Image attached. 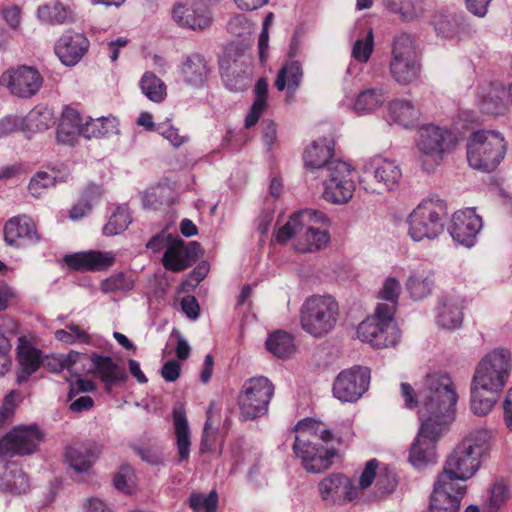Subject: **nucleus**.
<instances>
[{
    "label": "nucleus",
    "mask_w": 512,
    "mask_h": 512,
    "mask_svg": "<svg viewBox=\"0 0 512 512\" xmlns=\"http://www.w3.org/2000/svg\"><path fill=\"white\" fill-rule=\"evenodd\" d=\"M492 430L480 427L471 431L447 457L443 471L434 483L430 512H457L466 494V485L479 470L482 458L491 447Z\"/></svg>",
    "instance_id": "obj_1"
},
{
    "label": "nucleus",
    "mask_w": 512,
    "mask_h": 512,
    "mask_svg": "<svg viewBox=\"0 0 512 512\" xmlns=\"http://www.w3.org/2000/svg\"><path fill=\"white\" fill-rule=\"evenodd\" d=\"M512 354L505 348L488 352L477 364L470 388V408L477 416L489 414L507 385Z\"/></svg>",
    "instance_id": "obj_2"
},
{
    "label": "nucleus",
    "mask_w": 512,
    "mask_h": 512,
    "mask_svg": "<svg viewBox=\"0 0 512 512\" xmlns=\"http://www.w3.org/2000/svg\"><path fill=\"white\" fill-rule=\"evenodd\" d=\"M419 419L424 427L436 425L447 428L455 414L458 401L456 385L446 372L428 373L419 389Z\"/></svg>",
    "instance_id": "obj_3"
},
{
    "label": "nucleus",
    "mask_w": 512,
    "mask_h": 512,
    "mask_svg": "<svg viewBox=\"0 0 512 512\" xmlns=\"http://www.w3.org/2000/svg\"><path fill=\"white\" fill-rule=\"evenodd\" d=\"M329 218L321 211L304 209L293 213L280 227L275 239L286 244L294 239L293 248L300 253H314L327 247L330 242Z\"/></svg>",
    "instance_id": "obj_4"
},
{
    "label": "nucleus",
    "mask_w": 512,
    "mask_h": 512,
    "mask_svg": "<svg viewBox=\"0 0 512 512\" xmlns=\"http://www.w3.org/2000/svg\"><path fill=\"white\" fill-rule=\"evenodd\" d=\"M339 314V304L333 296L315 294L301 305L300 325L307 334L321 338L335 328Z\"/></svg>",
    "instance_id": "obj_5"
},
{
    "label": "nucleus",
    "mask_w": 512,
    "mask_h": 512,
    "mask_svg": "<svg viewBox=\"0 0 512 512\" xmlns=\"http://www.w3.org/2000/svg\"><path fill=\"white\" fill-rule=\"evenodd\" d=\"M446 202L437 197L422 200L407 218L408 235L415 242L434 240L444 230Z\"/></svg>",
    "instance_id": "obj_6"
},
{
    "label": "nucleus",
    "mask_w": 512,
    "mask_h": 512,
    "mask_svg": "<svg viewBox=\"0 0 512 512\" xmlns=\"http://www.w3.org/2000/svg\"><path fill=\"white\" fill-rule=\"evenodd\" d=\"M456 144L457 136L447 128L434 124L420 127L416 147L422 169L426 172L435 171Z\"/></svg>",
    "instance_id": "obj_7"
},
{
    "label": "nucleus",
    "mask_w": 512,
    "mask_h": 512,
    "mask_svg": "<svg viewBox=\"0 0 512 512\" xmlns=\"http://www.w3.org/2000/svg\"><path fill=\"white\" fill-rule=\"evenodd\" d=\"M506 150L507 144L500 132L478 130L469 138L467 160L473 169L491 172L504 159Z\"/></svg>",
    "instance_id": "obj_8"
},
{
    "label": "nucleus",
    "mask_w": 512,
    "mask_h": 512,
    "mask_svg": "<svg viewBox=\"0 0 512 512\" xmlns=\"http://www.w3.org/2000/svg\"><path fill=\"white\" fill-rule=\"evenodd\" d=\"M389 71L394 81L400 85L406 86L418 80L421 62L417 41L413 35L401 32L394 37Z\"/></svg>",
    "instance_id": "obj_9"
},
{
    "label": "nucleus",
    "mask_w": 512,
    "mask_h": 512,
    "mask_svg": "<svg viewBox=\"0 0 512 512\" xmlns=\"http://www.w3.org/2000/svg\"><path fill=\"white\" fill-rule=\"evenodd\" d=\"M357 336L362 342H367L374 348L396 345L401 334L393 321V306L379 304L374 315L359 324Z\"/></svg>",
    "instance_id": "obj_10"
},
{
    "label": "nucleus",
    "mask_w": 512,
    "mask_h": 512,
    "mask_svg": "<svg viewBox=\"0 0 512 512\" xmlns=\"http://www.w3.org/2000/svg\"><path fill=\"white\" fill-rule=\"evenodd\" d=\"M274 391L275 387L267 377L259 376L247 379L237 397L240 418L250 421L266 415Z\"/></svg>",
    "instance_id": "obj_11"
},
{
    "label": "nucleus",
    "mask_w": 512,
    "mask_h": 512,
    "mask_svg": "<svg viewBox=\"0 0 512 512\" xmlns=\"http://www.w3.org/2000/svg\"><path fill=\"white\" fill-rule=\"evenodd\" d=\"M401 178L402 170L394 160L375 156L363 164L359 183L365 191L381 194L396 189Z\"/></svg>",
    "instance_id": "obj_12"
},
{
    "label": "nucleus",
    "mask_w": 512,
    "mask_h": 512,
    "mask_svg": "<svg viewBox=\"0 0 512 512\" xmlns=\"http://www.w3.org/2000/svg\"><path fill=\"white\" fill-rule=\"evenodd\" d=\"M293 452L301 460L304 469L310 473H321L332 465L336 450L316 442L303 424L295 426Z\"/></svg>",
    "instance_id": "obj_13"
},
{
    "label": "nucleus",
    "mask_w": 512,
    "mask_h": 512,
    "mask_svg": "<svg viewBox=\"0 0 512 512\" xmlns=\"http://www.w3.org/2000/svg\"><path fill=\"white\" fill-rule=\"evenodd\" d=\"M220 71L229 90L239 91L247 87L252 74V63L250 57L245 54L243 45H229L226 58L220 62Z\"/></svg>",
    "instance_id": "obj_14"
},
{
    "label": "nucleus",
    "mask_w": 512,
    "mask_h": 512,
    "mask_svg": "<svg viewBox=\"0 0 512 512\" xmlns=\"http://www.w3.org/2000/svg\"><path fill=\"white\" fill-rule=\"evenodd\" d=\"M41 441L42 433L37 425L16 426L0 439V457L30 455Z\"/></svg>",
    "instance_id": "obj_15"
},
{
    "label": "nucleus",
    "mask_w": 512,
    "mask_h": 512,
    "mask_svg": "<svg viewBox=\"0 0 512 512\" xmlns=\"http://www.w3.org/2000/svg\"><path fill=\"white\" fill-rule=\"evenodd\" d=\"M369 383L370 370L366 367H353L337 376L333 384V395L341 402H356L367 391Z\"/></svg>",
    "instance_id": "obj_16"
},
{
    "label": "nucleus",
    "mask_w": 512,
    "mask_h": 512,
    "mask_svg": "<svg viewBox=\"0 0 512 512\" xmlns=\"http://www.w3.org/2000/svg\"><path fill=\"white\" fill-rule=\"evenodd\" d=\"M42 84L43 78L40 73L29 66L7 70L0 76V85L8 88L12 94L23 98L35 95Z\"/></svg>",
    "instance_id": "obj_17"
},
{
    "label": "nucleus",
    "mask_w": 512,
    "mask_h": 512,
    "mask_svg": "<svg viewBox=\"0 0 512 512\" xmlns=\"http://www.w3.org/2000/svg\"><path fill=\"white\" fill-rule=\"evenodd\" d=\"M483 227L481 216L474 208L456 211L451 219L449 233L458 245L471 248L475 245L477 235Z\"/></svg>",
    "instance_id": "obj_18"
},
{
    "label": "nucleus",
    "mask_w": 512,
    "mask_h": 512,
    "mask_svg": "<svg viewBox=\"0 0 512 512\" xmlns=\"http://www.w3.org/2000/svg\"><path fill=\"white\" fill-rule=\"evenodd\" d=\"M445 429L436 425L424 427V422H421L409 454V461L415 468L423 469L427 465L435 463V442Z\"/></svg>",
    "instance_id": "obj_19"
},
{
    "label": "nucleus",
    "mask_w": 512,
    "mask_h": 512,
    "mask_svg": "<svg viewBox=\"0 0 512 512\" xmlns=\"http://www.w3.org/2000/svg\"><path fill=\"white\" fill-rule=\"evenodd\" d=\"M321 498L333 504H345L358 497V489L353 481L341 474L331 473L318 484Z\"/></svg>",
    "instance_id": "obj_20"
},
{
    "label": "nucleus",
    "mask_w": 512,
    "mask_h": 512,
    "mask_svg": "<svg viewBox=\"0 0 512 512\" xmlns=\"http://www.w3.org/2000/svg\"><path fill=\"white\" fill-rule=\"evenodd\" d=\"M172 17L179 26L193 31H204L213 23L212 10L196 0L191 4H176Z\"/></svg>",
    "instance_id": "obj_21"
},
{
    "label": "nucleus",
    "mask_w": 512,
    "mask_h": 512,
    "mask_svg": "<svg viewBox=\"0 0 512 512\" xmlns=\"http://www.w3.org/2000/svg\"><path fill=\"white\" fill-rule=\"evenodd\" d=\"M3 233L5 243L16 248L34 245L40 240L35 223L26 215L10 218L4 225Z\"/></svg>",
    "instance_id": "obj_22"
},
{
    "label": "nucleus",
    "mask_w": 512,
    "mask_h": 512,
    "mask_svg": "<svg viewBox=\"0 0 512 512\" xmlns=\"http://www.w3.org/2000/svg\"><path fill=\"white\" fill-rule=\"evenodd\" d=\"M336 173L342 176V180L335 182V178L323 180V198L333 204H345L352 197L355 190L352 168L350 165H340Z\"/></svg>",
    "instance_id": "obj_23"
},
{
    "label": "nucleus",
    "mask_w": 512,
    "mask_h": 512,
    "mask_svg": "<svg viewBox=\"0 0 512 512\" xmlns=\"http://www.w3.org/2000/svg\"><path fill=\"white\" fill-rule=\"evenodd\" d=\"M179 73L185 84L194 88H202L207 84L211 66L204 55L191 53L183 57L179 65Z\"/></svg>",
    "instance_id": "obj_24"
},
{
    "label": "nucleus",
    "mask_w": 512,
    "mask_h": 512,
    "mask_svg": "<svg viewBox=\"0 0 512 512\" xmlns=\"http://www.w3.org/2000/svg\"><path fill=\"white\" fill-rule=\"evenodd\" d=\"M89 40L81 33L67 32L55 45V52L60 61L66 66L76 65L86 54Z\"/></svg>",
    "instance_id": "obj_25"
},
{
    "label": "nucleus",
    "mask_w": 512,
    "mask_h": 512,
    "mask_svg": "<svg viewBox=\"0 0 512 512\" xmlns=\"http://www.w3.org/2000/svg\"><path fill=\"white\" fill-rule=\"evenodd\" d=\"M91 361L96 375L104 383L106 392L110 393L114 386L126 382L128 376L125 368L111 357L93 353Z\"/></svg>",
    "instance_id": "obj_26"
},
{
    "label": "nucleus",
    "mask_w": 512,
    "mask_h": 512,
    "mask_svg": "<svg viewBox=\"0 0 512 512\" xmlns=\"http://www.w3.org/2000/svg\"><path fill=\"white\" fill-rule=\"evenodd\" d=\"M114 260L113 252L102 251L79 252L64 258L69 268L81 271L105 270L114 263Z\"/></svg>",
    "instance_id": "obj_27"
},
{
    "label": "nucleus",
    "mask_w": 512,
    "mask_h": 512,
    "mask_svg": "<svg viewBox=\"0 0 512 512\" xmlns=\"http://www.w3.org/2000/svg\"><path fill=\"white\" fill-rule=\"evenodd\" d=\"M100 452V447L94 443L74 444L66 448L65 461L76 473H86L92 468Z\"/></svg>",
    "instance_id": "obj_28"
},
{
    "label": "nucleus",
    "mask_w": 512,
    "mask_h": 512,
    "mask_svg": "<svg viewBox=\"0 0 512 512\" xmlns=\"http://www.w3.org/2000/svg\"><path fill=\"white\" fill-rule=\"evenodd\" d=\"M197 242H190L185 246L181 238L172 239L163 255L162 262L167 270L179 272L191 266V252L198 248Z\"/></svg>",
    "instance_id": "obj_29"
},
{
    "label": "nucleus",
    "mask_w": 512,
    "mask_h": 512,
    "mask_svg": "<svg viewBox=\"0 0 512 512\" xmlns=\"http://www.w3.org/2000/svg\"><path fill=\"white\" fill-rule=\"evenodd\" d=\"M84 125L85 117L77 109L65 107L57 129V140L63 144L73 145L78 136L84 137Z\"/></svg>",
    "instance_id": "obj_30"
},
{
    "label": "nucleus",
    "mask_w": 512,
    "mask_h": 512,
    "mask_svg": "<svg viewBox=\"0 0 512 512\" xmlns=\"http://www.w3.org/2000/svg\"><path fill=\"white\" fill-rule=\"evenodd\" d=\"M464 300L460 296H445L437 309V324L445 329L454 330L463 321Z\"/></svg>",
    "instance_id": "obj_31"
},
{
    "label": "nucleus",
    "mask_w": 512,
    "mask_h": 512,
    "mask_svg": "<svg viewBox=\"0 0 512 512\" xmlns=\"http://www.w3.org/2000/svg\"><path fill=\"white\" fill-rule=\"evenodd\" d=\"M334 146L332 139L322 138L314 141L304 152L305 166L322 173L323 168L333 161Z\"/></svg>",
    "instance_id": "obj_32"
},
{
    "label": "nucleus",
    "mask_w": 512,
    "mask_h": 512,
    "mask_svg": "<svg viewBox=\"0 0 512 512\" xmlns=\"http://www.w3.org/2000/svg\"><path fill=\"white\" fill-rule=\"evenodd\" d=\"M302 65L297 60L285 63L278 71L275 79V87L278 91H287L289 97H293L303 80Z\"/></svg>",
    "instance_id": "obj_33"
},
{
    "label": "nucleus",
    "mask_w": 512,
    "mask_h": 512,
    "mask_svg": "<svg viewBox=\"0 0 512 512\" xmlns=\"http://www.w3.org/2000/svg\"><path fill=\"white\" fill-rule=\"evenodd\" d=\"M506 97L507 91L503 84L498 82L491 83L479 95L480 108L487 114H503L507 110Z\"/></svg>",
    "instance_id": "obj_34"
},
{
    "label": "nucleus",
    "mask_w": 512,
    "mask_h": 512,
    "mask_svg": "<svg viewBox=\"0 0 512 512\" xmlns=\"http://www.w3.org/2000/svg\"><path fill=\"white\" fill-rule=\"evenodd\" d=\"M173 423L177 438L178 460L187 461L190 455V429L186 417V412L182 404H177L173 408Z\"/></svg>",
    "instance_id": "obj_35"
},
{
    "label": "nucleus",
    "mask_w": 512,
    "mask_h": 512,
    "mask_svg": "<svg viewBox=\"0 0 512 512\" xmlns=\"http://www.w3.org/2000/svg\"><path fill=\"white\" fill-rule=\"evenodd\" d=\"M119 133V121L112 115L95 119L90 116L85 117L84 138L86 139L110 138Z\"/></svg>",
    "instance_id": "obj_36"
},
{
    "label": "nucleus",
    "mask_w": 512,
    "mask_h": 512,
    "mask_svg": "<svg viewBox=\"0 0 512 512\" xmlns=\"http://www.w3.org/2000/svg\"><path fill=\"white\" fill-rule=\"evenodd\" d=\"M29 489V481L16 463H9L0 476V491L14 494L25 493Z\"/></svg>",
    "instance_id": "obj_37"
},
{
    "label": "nucleus",
    "mask_w": 512,
    "mask_h": 512,
    "mask_svg": "<svg viewBox=\"0 0 512 512\" xmlns=\"http://www.w3.org/2000/svg\"><path fill=\"white\" fill-rule=\"evenodd\" d=\"M434 274L430 270H419L411 273L406 281V289L414 300L428 297L434 287Z\"/></svg>",
    "instance_id": "obj_38"
},
{
    "label": "nucleus",
    "mask_w": 512,
    "mask_h": 512,
    "mask_svg": "<svg viewBox=\"0 0 512 512\" xmlns=\"http://www.w3.org/2000/svg\"><path fill=\"white\" fill-rule=\"evenodd\" d=\"M386 101V91L382 87H372L361 91L354 102L353 110L359 114H370Z\"/></svg>",
    "instance_id": "obj_39"
},
{
    "label": "nucleus",
    "mask_w": 512,
    "mask_h": 512,
    "mask_svg": "<svg viewBox=\"0 0 512 512\" xmlns=\"http://www.w3.org/2000/svg\"><path fill=\"white\" fill-rule=\"evenodd\" d=\"M418 118V111L412 102L395 99L388 104V119L396 124L409 127Z\"/></svg>",
    "instance_id": "obj_40"
},
{
    "label": "nucleus",
    "mask_w": 512,
    "mask_h": 512,
    "mask_svg": "<svg viewBox=\"0 0 512 512\" xmlns=\"http://www.w3.org/2000/svg\"><path fill=\"white\" fill-rule=\"evenodd\" d=\"M383 4L405 21L417 19L425 12L424 0H383Z\"/></svg>",
    "instance_id": "obj_41"
},
{
    "label": "nucleus",
    "mask_w": 512,
    "mask_h": 512,
    "mask_svg": "<svg viewBox=\"0 0 512 512\" xmlns=\"http://www.w3.org/2000/svg\"><path fill=\"white\" fill-rule=\"evenodd\" d=\"M265 344L267 350L277 358H288L295 352L292 335L282 330L269 334Z\"/></svg>",
    "instance_id": "obj_42"
},
{
    "label": "nucleus",
    "mask_w": 512,
    "mask_h": 512,
    "mask_svg": "<svg viewBox=\"0 0 512 512\" xmlns=\"http://www.w3.org/2000/svg\"><path fill=\"white\" fill-rule=\"evenodd\" d=\"M18 360L21 366V373L18 375V381H25L33 374L40 365V352L29 344L20 340L18 346Z\"/></svg>",
    "instance_id": "obj_43"
},
{
    "label": "nucleus",
    "mask_w": 512,
    "mask_h": 512,
    "mask_svg": "<svg viewBox=\"0 0 512 512\" xmlns=\"http://www.w3.org/2000/svg\"><path fill=\"white\" fill-rule=\"evenodd\" d=\"M21 124L30 131H44L54 124V115L51 109L37 106L21 120Z\"/></svg>",
    "instance_id": "obj_44"
},
{
    "label": "nucleus",
    "mask_w": 512,
    "mask_h": 512,
    "mask_svg": "<svg viewBox=\"0 0 512 512\" xmlns=\"http://www.w3.org/2000/svg\"><path fill=\"white\" fill-rule=\"evenodd\" d=\"M142 93L151 101L159 103L166 96L164 82L151 72H146L140 80Z\"/></svg>",
    "instance_id": "obj_45"
},
{
    "label": "nucleus",
    "mask_w": 512,
    "mask_h": 512,
    "mask_svg": "<svg viewBox=\"0 0 512 512\" xmlns=\"http://www.w3.org/2000/svg\"><path fill=\"white\" fill-rule=\"evenodd\" d=\"M37 16L45 23L62 24L70 18V11L61 3L55 2L52 5L39 6Z\"/></svg>",
    "instance_id": "obj_46"
},
{
    "label": "nucleus",
    "mask_w": 512,
    "mask_h": 512,
    "mask_svg": "<svg viewBox=\"0 0 512 512\" xmlns=\"http://www.w3.org/2000/svg\"><path fill=\"white\" fill-rule=\"evenodd\" d=\"M131 221L128 207L119 206L110 216L108 223L103 228V232L107 236L120 234L126 230Z\"/></svg>",
    "instance_id": "obj_47"
},
{
    "label": "nucleus",
    "mask_w": 512,
    "mask_h": 512,
    "mask_svg": "<svg viewBox=\"0 0 512 512\" xmlns=\"http://www.w3.org/2000/svg\"><path fill=\"white\" fill-rule=\"evenodd\" d=\"M134 287V281L124 273L113 275L101 283L104 293L128 292Z\"/></svg>",
    "instance_id": "obj_48"
},
{
    "label": "nucleus",
    "mask_w": 512,
    "mask_h": 512,
    "mask_svg": "<svg viewBox=\"0 0 512 512\" xmlns=\"http://www.w3.org/2000/svg\"><path fill=\"white\" fill-rule=\"evenodd\" d=\"M189 502L194 512H216L218 495L216 491H211L208 495L192 494Z\"/></svg>",
    "instance_id": "obj_49"
},
{
    "label": "nucleus",
    "mask_w": 512,
    "mask_h": 512,
    "mask_svg": "<svg viewBox=\"0 0 512 512\" xmlns=\"http://www.w3.org/2000/svg\"><path fill=\"white\" fill-rule=\"evenodd\" d=\"M374 49V37L372 30H369L365 38L358 39L352 49V57L360 63H366Z\"/></svg>",
    "instance_id": "obj_50"
},
{
    "label": "nucleus",
    "mask_w": 512,
    "mask_h": 512,
    "mask_svg": "<svg viewBox=\"0 0 512 512\" xmlns=\"http://www.w3.org/2000/svg\"><path fill=\"white\" fill-rule=\"evenodd\" d=\"M401 293V284L395 277H387L379 291V297L389 302V306H393V313L395 312L398 303L399 295Z\"/></svg>",
    "instance_id": "obj_51"
},
{
    "label": "nucleus",
    "mask_w": 512,
    "mask_h": 512,
    "mask_svg": "<svg viewBox=\"0 0 512 512\" xmlns=\"http://www.w3.org/2000/svg\"><path fill=\"white\" fill-rule=\"evenodd\" d=\"M55 184V177L45 171L37 172L29 182V192L34 197H40L44 191Z\"/></svg>",
    "instance_id": "obj_52"
},
{
    "label": "nucleus",
    "mask_w": 512,
    "mask_h": 512,
    "mask_svg": "<svg viewBox=\"0 0 512 512\" xmlns=\"http://www.w3.org/2000/svg\"><path fill=\"white\" fill-rule=\"evenodd\" d=\"M297 424H303V428L309 431L313 436H311L316 442H324L328 444L333 439V433L326 429L324 425L320 422H317L313 419H303L299 421Z\"/></svg>",
    "instance_id": "obj_53"
},
{
    "label": "nucleus",
    "mask_w": 512,
    "mask_h": 512,
    "mask_svg": "<svg viewBox=\"0 0 512 512\" xmlns=\"http://www.w3.org/2000/svg\"><path fill=\"white\" fill-rule=\"evenodd\" d=\"M20 400V395L16 391H11L4 399L3 405L0 409V429L8 425L13 416L17 403Z\"/></svg>",
    "instance_id": "obj_54"
},
{
    "label": "nucleus",
    "mask_w": 512,
    "mask_h": 512,
    "mask_svg": "<svg viewBox=\"0 0 512 512\" xmlns=\"http://www.w3.org/2000/svg\"><path fill=\"white\" fill-rule=\"evenodd\" d=\"M134 470L129 465L121 466L119 472L115 475L114 485L118 490L125 493H131L134 488Z\"/></svg>",
    "instance_id": "obj_55"
},
{
    "label": "nucleus",
    "mask_w": 512,
    "mask_h": 512,
    "mask_svg": "<svg viewBox=\"0 0 512 512\" xmlns=\"http://www.w3.org/2000/svg\"><path fill=\"white\" fill-rule=\"evenodd\" d=\"M507 497L508 488L506 484L502 480L496 481L490 489L489 505L491 512H496L506 501Z\"/></svg>",
    "instance_id": "obj_56"
},
{
    "label": "nucleus",
    "mask_w": 512,
    "mask_h": 512,
    "mask_svg": "<svg viewBox=\"0 0 512 512\" xmlns=\"http://www.w3.org/2000/svg\"><path fill=\"white\" fill-rule=\"evenodd\" d=\"M1 15L7 25L16 30L21 23V10L18 6L12 5L0 9Z\"/></svg>",
    "instance_id": "obj_57"
},
{
    "label": "nucleus",
    "mask_w": 512,
    "mask_h": 512,
    "mask_svg": "<svg viewBox=\"0 0 512 512\" xmlns=\"http://www.w3.org/2000/svg\"><path fill=\"white\" fill-rule=\"evenodd\" d=\"M227 28L232 34L241 36L244 32L250 33L251 24L243 15H235L230 18Z\"/></svg>",
    "instance_id": "obj_58"
},
{
    "label": "nucleus",
    "mask_w": 512,
    "mask_h": 512,
    "mask_svg": "<svg viewBox=\"0 0 512 512\" xmlns=\"http://www.w3.org/2000/svg\"><path fill=\"white\" fill-rule=\"evenodd\" d=\"M377 468L378 461L376 459H372L367 462L359 480L361 489H366L373 483Z\"/></svg>",
    "instance_id": "obj_59"
},
{
    "label": "nucleus",
    "mask_w": 512,
    "mask_h": 512,
    "mask_svg": "<svg viewBox=\"0 0 512 512\" xmlns=\"http://www.w3.org/2000/svg\"><path fill=\"white\" fill-rule=\"evenodd\" d=\"M96 389L93 381L78 377L74 382L70 383L69 400H72L78 393L91 392Z\"/></svg>",
    "instance_id": "obj_60"
},
{
    "label": "nucleus",
    "mask_w": 512,
    "mask_h": 512,
    "mask_svg": "<svg viewBox=\"0 0 512 512\" xmlns=\"http://www.w3.org/2000/svg\"><path fill=\"white\" fill-rule=\"evenodd\" d=\"M400 388L401 395L407 408L412 409L420 404L419 392L417 393L410 384L401 383Z\"/></svg>",
    "instance_id": "obj_61"
},
{
    "label": "nucleus",
    "mask_w": 512,
    "mask_h": 512,
    "mask_svg": "<svg viewBox=\"0 0 512 512\" xmlns=\"http://www.w3.org/2000/svg\"><path fill=\"white\" fill-rule=\"evenodd\" d=\"M180 371V364L176 360H169L163 365L161 376L168 382H174L179 378Z\"/></svg>",
    "instance_id": "obj_62"
},
{
    "label": "nucleus",
    "mask_w": 512,
    "mask_h": 512,
    "mask_svg": "<svg viewBox=\"0 0 512 512\" xmlns=\"http://www.w3.org/2000/svg\"><path fill=\"white\" fill-rule=\"evenodd\" d=\"M157 130L175 147H178L185 142V138L172 126H159Z\"/></svg>",
    "instance_id": "obj_63"
},
{
    "label": "nucleus",
    "mask_w": 512,
    "mask_h": 512,
    "mask_svg": "<svg viewBox=\"0 0 512 512\" xmlns=\"http://www.w3.org/2000/svg\"><path fill=\"white\" fill-rule=\"evenodd\" d=\"M181 307L183 312L190 319H197L199 316L200 307L198 301L194 296H185L181 301Z\"/></svg>",
    "instance_id": "obj_64"
}]
</instances>
